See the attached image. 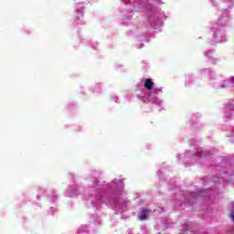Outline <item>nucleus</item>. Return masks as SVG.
<instances>
[{"mask_svg": "<svg viewBox=\"0 0 234 234\" xmlns=\"http://www.w3.org/2000/svg\"><path fill=\"white\" fill-rule=\"evenodd\" d=\"M231 82L234 83V77L231 79Z\"/></svg>", "mask_w": 234, "mask_h": 234, "instance_id": "nucleus-4", "label": "nucleus"}, {"mask_svg": "<svg viewBox=\"0 0 234 234\" xmlns=\"http://www.w3.org/2000/svg\"><path fill=\"white\" fill-rule=\"evenodd\" d=\"M149 213H151V210H149V209L143 210L141 212V215L139 216V220H145L147 218V215H149Z\"/></svg>", "mask_w": 234, "mask_h": 234, "instance_id": "nucleus-2", "label": "nucleus"}, {"mask_svg": "<svg viewBox=\"0 0 234 234\" xmlns=\"http://www.w3.org/2000/svg\"><path fill=\"white\" fill-rule=\"evenodd\" d=\"M230 218L234 221V213L230 215Z\"/></svg>", "mask_w": 234, "mask_h": 234, "instance_id": "nucleus-3", "label": "nucleus"}, {"mask_svg": "<svg viewBox=\"0 0 234 234\" xmlns=\"http://www.w3.org/2000/svg\"><path fill=\"white\" fill-rule=\"evenodd\" d=\"M153 87H154V82H153V80L146 79L144 81V89L147 90H153Z\"/></svg>", "mask_w": 234, "mask_h": 234, "instance_id": "nucleus-1", "label": "nucleus"}]
</instances>
